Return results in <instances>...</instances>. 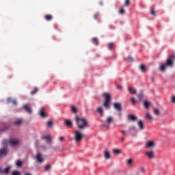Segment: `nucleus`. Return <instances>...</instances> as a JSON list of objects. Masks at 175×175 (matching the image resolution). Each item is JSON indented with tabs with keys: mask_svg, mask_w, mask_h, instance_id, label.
Instances as JSON below:
<instances>
[{
	"mask_svg": "<svg viewBox=\"0 0 175 175\" xmlns=\"http://www.w3.org/2000/svg\"><path fill=\"white\" fill-rule=\"evenodd\" d=\"M174 59H175V55L174 54L170 55L167 57L165 63H164L160 66L159 68L161 72H165L167 66H170V67L173 66L174 65Z\"/></svg>",
	"mask_w": 175,
	"mask_h": 175,
	"instance_id": "f257e3e1",
	"label": "nucleus"
},
{
	"mask_svg": "<svg viewBox=\"0 0 175 175\" xmlns=\"http://www.w3.org/2000/svg\"><path fill=\"white\" fill-rule=\"evenodd\" d=\"M75 122L79 129H85V128H88L89 126L88 121L84 118L77 116L75 118Z\"/></svg>",
	"mask_w": 175,
	"mask_h": 175,
	"instance_id": "f03ea898",
	"label": "nucleus"
},
{
	"mask_svg": "<svg viewBox=\"0 0 175 175\" xmlns=\"http://www.w3.org/2000/svg\"><path fill=\"white\" fill-rule=\"evenodd\" d=\"M2 143L3 147H7L8 144H10V146H12V147H14L16 146H18V144H20V143H21V140L17 138H14L10 139L9 142L6 139H4Z\"/></svg>",
	"mask_w": 175,
	"mask_h": 175,
	"instance_id": "7ed1b4c3",
	"label": "nucleus"
},
{
	"mask_svg": "<svg viewBox=\"0 0 175 175\" xmlns=\"http://www.w3.org/2000/svg\"><path fill=\"white\" fill-rule=\"evenodd\" d=\"M103 96L105 98L103 106L107 109V110H109V109H110V103H111V95L108 93H103Z\"/></svg>",
	"mask_w": 175,
	"mask_h": 175,
	"instance_id": "20e7f679",
	"label": "nucleus"
},
{
	"mask_svg": "<svg viewBox=\"0 0 175 175\" xmlns=\"http://www.w3.org/2000/svg\"><path fill=\"white\" fill-rule=\"evenodd\" d=\"M83 139V134L80 131H76L75 134V140L76 143H79Z\"/></svg>",
	"mask_w": 175,
	"mask_h": 175,
	"instance_id": "39448f33",
	"label": "nucleus"
},
{
	"mask_svg": "<svg viewBox=\"0 0 175 175\" xmlns=\"http://www.w3.org/2000/svg\"><path fill=\"white\" fill-rule=\"evenodd\" d=\"M145 155H146L149 159H154V158H155V153H154L153 150L146 152Z\"/></svg>",
	"mask_w": 175,
	"mask_h": 175,
	"instance_id": "423d86ee",
	"label": "nucleus"
},
{
	"mask_svg": "<svg viewBox=\"0 0 175 175\" xmlns=\"http://www.w3.org/2000/svg\"><path fill=\"white\" fill-rule=\"evenodd\" d=\"M39 114L42 117V118H46V117H48V115L46 111H44V108H41L40 109Z\"/></svg>",
	"mask_w": 175,
	"mask_h": 175,
	"instance_id": "0eeeda50",
	"label": "nucleus"
},
{
	"mask_svg": "<svg viewBox=\"0 0 175 175\" xmlns=\"http://www.w3.org/2000/svg\"><path fill=\"white\" fill-rule=\"evenodd\" d=\"M42 139L43 140H46L49 144H51V140H53V138H51V136L50 135L42 136Z\"/></svg>",
	"mask_w": 175,
	"mask_h": 175,
	"instance_id": "6e6552de",
	"label": "nucleus"
},
{
	"mask_svg": "<svg viewBox=\"0 0 175 175\" xmlns=\"http://www.w3.org/2000/svg\"><path fill=\"white\" fill-rule=\"evenodd\" d=\"M8 154V149L6 146H3V148L0 150V157H5Z\"/></svg>",
	"mask_w": 175,
	"mask_h": 175,
	"instance_id": "1a4fd4ad",
	"label": "nucleus"
},
{
	"mask_svg": "<svg viewBox=\"0 0 175 175\" xmlns=\"http://www.w3.org/2000/svg\"><path fill=\"white\" fill-rule=\"evenodd\" d=\"M113 107L117 110V111H121L122 110V107H121V104L118 103H115L113 104Z\"/></svg>",
	"mask_w": 175,
	"mask_h": 175,
	"instance_id": "9d476101",
	"label": "nucleus"
},
{
	"mask_svg": "<svg viewBox=\"0 0 175 175\" xmlns=\"http://www.w3.org/2000/svg\"><path fill=\"white\" fill-rule=\"evenodd\" d=\"M36 159L39 162V163H42V162L44 161L40 153H38L36 154Z\"/></svg>",
	"mask_w": 175,
	"mask_h": 175,
	"instance_id": "9b49d317",
	"label": "nucleus"
},
{
	"mask_svg": "<svg viewBox=\"0 0 175 175\" xmlns=\"http://www.w3.org/2000/svg\"><path fill=\"white\" fill-rule=\"evenodd\" d=\"M23 109L27 111V113H29V114H32V109H31V107L28 105H25L23 106Z\"/></svg>",
	"mask_w": 175,
	"mask_h": 175,
	"instance_id": "f8f14e48",
	"label": "nucleus"
},
{
	"mask_svg": "<svg viewBox=\"0 0 175 175\" xmlns=\"http://www.w3.org/2000/svg\"><path fill=\"white\" fill-rule=\"evenodd\" d=\"M137 125L140 131H143V129H144V123H143V121L139 120L137 122Z\"/></svg>",
	"mask_w": 175,
	"mask_h": 175,
	"instance_id": "ddd939ff",
	"label": "nucleus"
},
{
	"mask_svg": "<svg viewBox=\"0 0 175 175\" xmlns=\"http://www.w3.org/2000/svg\"><path fill=\"white\" fill-rule=\"evenodd\" d=\"M128 120L129 121H136V120H137V117L135 115L130 114L128 116Z\"/></svg>",
	"mask_w": 175,
	"mask_h": 175,
	"instance_id": "4468645a",
	"label": "nucleus"
},
{
	"mask_svg": "<svg viewBox=\"0 0 175 175\" xmlns=\"http://www.w3.org/2000/svg\"><path fill=\"white\" fill-rule=\"evenodd\" d=\"M154 146H155V144L154 143V142L152 141H148L146 143V147L147 148H151V147H154Z\"/></svg>",
	"mask_w": 175,
	"mask_h": 175,
	"instance_id": "2eb2a0df",
	"label": "nucleus"
},
{
	"mask_svg": "<svg viewBox=\"0 0 175 175\" xmlns=\"http://www.w3.org/2000/svg\"><path fill=\"white\" fill-rule=\"evenodd\" d=\"M7 100L8 103H13L14 106H17V101L16 100L9 98Z\"/></svg>",
	"mask_w": 175,
	"mask_h": 175,
	"instance_id": "dca6fc26",
	"label": "nucleus"
},
{
	"mask_svg": "<svg viewBox=\"0 0 175 175\" xmlns=\"http://www.w3.org/2000/svg\"><path fill=\"white\" fill-rule=\"evenodd\" d=\"M104 157L105 159H110V152H109L108 150H105Z\"/></svg>",
	"mask_w": 175,
	"mask_h": 175,
	"instance_id": "f3484780",
	"label": "nucleus"
},
{
	"mask_svg": "<svg viewBox=\"0 0 175 175\" xmlns=\"http://www.w3.org/2000/svg\"><path fill=\"white\" fill-rule=\"evenodd\" d=\"M92 43H94V44H96V46H98V44H99V40H98L97 38H93L92 39Z\"/></svg>",
	"mask_w": 175,
	"mask_h": 175,
	"instance_id": "a211bd4d",
	"label": "nucleus"
},
{
	"mask_svg": "<svg viewBox=\"0 0 175 175\" xmlns=\"http://www.w3.org/2000/svg\"><path fill=\"white\" fill-rule=\"evenodd\" d=\"M145 118H147L149 121H152V115L150 113H147L145 116Z\"/></svg>",
	"mask_w": 175,
	"mask_h": 175,
	"instance_id": "6ab92c4d",
	"label": "nucleus"
},
{
	"mask_svg": "<svg viewBox=\"0 0 175 175\" xmlns=\"http://www.w3.org/2000/svg\"><path fill=\"white\" fill-rule=\"evenodd\" d=\"M64 124L66 125V126H72L73 125L72 121L68 120H65Z\"/></svg>",
	"mask_w": 175,
	"mask_h": 175,
	"instance_id": "aec40b11",
	"label": "nucleus"
},
{
	"mask_svg": "<svg viewBox=\"0 0 175 175\" xmlns=\"http://www.w3.org/2000/svg\"><path fill=\"white\" fill-rule=\"evenodd\" d=\"M139 69L142 72H146L147 70V67L144 64H142L139 66Z\"/></svg>",
	"mask_w": 175,
	"mask_h": 175,
	"instance_id": "412c9836",
	"label": "nucleus"
},
{
	"mask_svg": "<svg viewBox=\"0 0 175 175\" xmlns=\"http://www.w3.org/2000/svg\"><path fill=\"white\" fill-rule=\"evenodd\" d=\"M44 18L46 21H51V20H53V16L50 14H47L45 15Z\"/></svg>",
	"mask_w": 175,
	"mask_h": 175,
	"instance_id": "4be33fe9",
	"label": "nucleus"
},
{
	"mask_svg": "<svg viewBox=\"0 0 175 175\" xmlns=\"http://www.w3.org/2000/svg\"><path fill=\"white\" fill-rule=\"evenodd\" d=\"M10 172V168L7 167L5 170H0V173H9Z\"/></svg>",
	"mask_w": 175,
	"mask_h": 175,
	"instance_id": "5701e85b",
	"label": "nucleus"
},
{
	"mask_svg": "<svg viewBox=\"0 0 175 175\" xmlns=\"http://www.w3.org/2000/svg\"><path fill=\"white\" fill-rule=\"evenodd\" d=\"M23 161H21V160H17L16 162V166H17L18 167H21L23 166Z\"/></svg>",
	"mask_w": 175,
	"mask_h": 175,
	"instance_id": "b1692460",
	"label": "nucleus"
},
{
	"mask_svg": "<svg viewBox=\"0 0 175 175\" xmlns=\"http://www.w3.org/2000/svg\"><path fill=\"white\" fill-rule=\"evenodd\" d=\"M96 111L97 113H99L100 116H103V109L102 107H98L97 109H96Z\"/></svg>",
	"mask_w": 175,
	"mask_h": 175,
	"instance_id": "393cba45",
	"label": "nucleus"
},
{
	"mask_svg": "<svg viewBox=\"0 0 175 175\" xmlns=\"http://www.w3.org/2000/svg\"><path fill=\"white\" fill-rule=\"evenodd\" d=\"M128 91H129L131 94H136V90H135L133 88H129Z\"/></svg>",
	"mask_w": 175,
	"mask_h": 175,
	"instance_id": "a878e982",
	"label": "nucleus"
},
{
	"mask_svg": "<svg viewBox=\"0 0 175 175\" xmlns=\"http://www.w3.org/2000/svg\"><path fill=\"white\" fill-rule=\"evenodd\" d=\"M39 91V88H34V90H32L30 94L31 95H35V94H36Z\"/></svg>",
	"mask_w": 175,
	"mask_h": 175,
	"instance_id": "bb28decb",
	"label": "nucleus"
},
{
	"mask_svg": "<svg viewBox=\"0 0 175 175\" xmlns=\"http://www.w3.org/2000/svg\"><path fill=\"white\" fill-rule=\"evenodd\" d=\"M107 124H111L113 122V117L109 116L107 118Z\"/></svg>",
	"mask_w": 175,
	"mask_h": 175,
	"instance_id": "cd10ccee",
	"label": "nucleus"
},
{
	"mask_svg": "<svg viewBox=\"0 0 175 175\" xmlns=\"http://www.w3.org/2000/svg\"><path fill=\"white\" fill-rule=\"evenodd\" d=\"M144 106L145 109H148V107H150V103H148V101H144Z\"/></svg>",
	"mask_w": 175,
	"mask_h": 175,
	"instance_id": "c85d7f7f",
	"label": "nucleus"
},
{
	"mask_svg": "<svg viewBox=\"0 0 175 175\" xmlns=\"http://www.w3.org/2000/svg\"><path fill=\"white\" fill-rule=\"evenodd\" d=\"M132 131H136V126H131L129 128L128 132H132Z\"/></svg>",
	"mask_w": 175,
	"mask_h": 175,
	"instance_id": "c756f323",
	"label": "nucleus"
},
{
	"mask_svg": "<svg viewBox=\"0 0 175 175\" xmlns=\"http://www.w3.org/2000/svg\"><path fill=\"white\" fill-rule=\"evenodd\" d=\"M126 61H127V62H133V58H132V57L129 56L126 59Z\"/></svg>",
	"mask_w": 175,
	"mask_h": 175,
	"instance_id": "7c9ffc66",
	"label": "nucleus"
},
{
	"mask_svg": "<svg viewBox=\"0 0 175 175\" xmlns=\"http://www.w3.org/2000/svg\"><path fill=\"white\" fill-rule=\"evenodd\" d=\"M71 111L73 113H77V109L75 106L71 107Z\"/></svg>",
	"mask_w": 175,
	"mask_h": 175,
	"instance_id": "2f4dec72",
	"label": "nucleus"
},
{
	"mask_svg": "<svg viewBox=\"0 0 175 175\" xmlns=\"http://www.w3.org/2000/svg\"><path fill=\"white\" fill-rule=\"evenodd\" d=\"M48 128H53V122L51 121H49L46 123Z\"/></svg>",
	"mask_w": 175,
	"mask_h": 175,
	"instance_id": "473e14b6",
	"label": "nucleus"
},
{
	"mask_svg": "<svg viewBox=\"0 0 175 175\" xmlns=\"http://www.w3.org/2000/svg\"><path fill=\"white\" fill-rule=\"evenodd\" d=\"M154 113L156 115V116H159V110L157 108H154Z\"/></svg>",
	"mask_w": 175,
	"mask_h": 175,
	"instance_id": "72a5a7b5",
	"label": "nucleus"
},
{
	"mask_svg": "<svg viewBox=\"0 0 175 175\" xmlns=\"http://www.w3.org/2000/svg\"><path fill=\"white\" fill-rule=\"evenodd\" d=\"M101 126L103 128H105L106 129H109V128H110V126L109 125V124H103L101 125Z\"/></svg>",
	"mask_w": 175,
	"mask_h": 175,
	"instance_id": "f704fd0d",
	"label": "nucleus"
},
{
	"mask_svg": "<svg viewBox=\"0 0 175 175\" xmlns=\"http://www.w3.org/2000/svg\"><path fill=\"white\" fill-rule=\"evenodd\" d=\"M131 5V0H125L124 6H129Z\"/></svg>",
	"mask_w": 175,
	"mask_h": 175,
	"instance_id": "c9c22d12",
	"label": "nucleus"
},
{
	"mask_svg": "<svg viewBox=\"0 0 175 175\" xmlns=\"http://www.w3.org/2000/svg\"><path fill=\"white\" fill-rule=\"evenodd\" d=\"M12 175H21V172L18 171H13Z\"/></svg>",
	"mask_w": 175,
	"mask_h": 175,
	"instance_id": "e433bc0d",
	"label": "nucleus"
},
{
	"mask_svg": "<svg viewBox=\"0 0 175 175\" xmlns=\"http://www.w3.org/2000/svg\"><path fill=\"white\" fill-rule=\"evenodd\" d=\"M113 154H121V150L118 149H113Z\"/></svg>",
	"mask_w": 175,
	"mask_h": 175,
	"instance_id": "4c0bfd02",
	"label": "nucleus"
},
{
	"mask_svg": "<svg viewBox=\"0 0 175 175\" xmlns=\"http://www.w3.org/2000/svg\"><path fill=\"white\" fill-rule=\"evenodd\" d=\"M113 46H114V44L110 42L108 44V49L109 50H111V49H113Z\"/></svg>",
	"mask_w": 175,
	"mask_h": 175,
	"instance_id": "58836bf2",
	"label": "nucleus"
},
{
	"mask_svg": "<svg viewBox=\"0 0 175 175\" xmlns=\"http://www.w3.org/2000/svg\"><path fill=\"white\" fill-rule=\"evenodd\" d=\"M21 122H23V120H18L16 122H15L14 124V125H20V124H21Z\"/></svg>",
	"mask_w": 175,
	"mask_h": 175,
	"instance_id": "ea45409f",
	"label": "nucleus"
},
{
	"mask_svg": "<svg viewBox=\"0 0 175 175\" xmlns=\"http://www.w3.org/2000/svg\"><path fill=\"white\" fill-rule=\"evenodd\" d=\"M127 165H132L133 163V160L132 159H130L126 162Z\"/></svg>",
	"mask_w": 175,
	"mask_h": 175,
	"instance_id": "a19ab883",
	"label": "nucleus"
},
{
	"mask_svg": "<svg viewBox=\"0 0 175 175\" xmlns=\"http://www.w3.org/2000/svg\"><path fill=\"white\" fill-rule=\"evenodd\" d=\"M99 13H96L94 15V18L95 20H98V18H99Z\"/></svg>",
	"mask_w": 175,
	"mask_h": 175,
	"instance_id": "79ce46f5",
	"label": "nucleus"
},
{
	"mask_svg": "<svg viewBox=\"0 0 175 175\" xmlns=\"http://www.w3.org/2000/svg\"><path fill=\"white\" fill-rule=\"evenodd\" d=\"M120 14H124L125 13V10L124 8H122L119 10Z\"/></svg>",
	"mask_w": 175,
	"mask_h": 175,
	"instance_id": "37998d69",
	"label": "nucleus"
},
{
	"mask_svg": "<svg viewBox=\"0 0 175 175\" xmlns=\"http://www.w3.org/2000/svg\"><path fill=\"white\" fill-rule=\"evenodd\" d=\"M136 99H135V98H131V103H132V105H136Z\"/></svg>",
	"mask_w": 175,
	"mask_h": 175,
	"instance_id": "c03bdc74",
	"label": "nucleus"
},
{
	"mask_svg": "<svg viewBox=\"0 0 175 175\" xmlns=\"http://www.w3.org/2000/svg\"><path fill=\"white\" fill-rule=\"evenodd\" d=\"M150 14H152V16H155L156 12H155V10L154 9L150 10Z\"/></svg>",
	"mask_w": 175,
	"mask_h": 175,
	"instance_id": "a18cd8bd",
	"label": "nucleus"
},
{
	"mask_svg": "<svg viewBox=\"0 0 175 175\" xmlns=\"http://www.w3.org/2000/svg\"><path fill=\"white\" fill-rule=\"evenodd\" d=\"M51 167H50V165H47L46 166H45V171L46 172H49V170H50Z\"/></svg>",
	"mask_w": 175,
	"mask_h": 175,
	"instance_id": "49530a36",
	"label": "nucleus"
},
{
	"mask_svg": "<svg viewBox=\"0 0 175 175\" xmlns=\"http://www.w3.org/2000/svg\"><path fill=\"white\" fill-rule=\"evenodd\" d=\"M138 99H143V94L141 92L137 96Z\"/></svg>",
	"mask_w": 175,
	"mask_h": 175,
	"instance_id": "de8ad7c7",
	"label": "nucleus"
},
{
	"mask_svg": "<svg viewBox=\"0 0 175 175\" xmlns=\"http://www.w3.org/2000/svg\"><path fill=\"white\" fill-rule=\"evenodd\" d=\"M171 102L172 103H175V96H173L172 98H171Z\"/></svg>",
	"mask_w": 175,
	"mask_h": 175,
	"instance_id": "09e8293b",
	"label": "nucleus"
},
{
	"mask_svg": "<svg viewBox=\"0 0 175 175\" xmlns=\"http://www.w3.org/2000/svg\"><path fill=\"white\" fill-rule=\"evenodd\" d=\"M59 140L60 142H64V141L65 140V138H64L63 136H62V137H59Z\"/></svg>",
	"mask_w": 175,
	"mask_h": 175,
	"instance_id": "8fccbe9b",
	"label": "nucleus"
},
{
	"mask_svg": "<svg viewBox=\"0 0 175 175\" xmlns=\"http://www.w3.org/2000/svg\"><path fill=\"white\" fill-rule=\"evenodd\" d=\"M117 89L118 90H122V86H121V85H117Z\"/></svg>",
	"mask_w": 175,
	"mask_h": 175,
	"instance_id": "3c124183",
	"label": "nucleus"
},
{
	"mask_svg": "<svg viewBox=\"0 0 175 175\" xmlns=\"http://www.w3.org/2000/svg\"><path fill=\"white\" fill-rule=\"evenodd\" d=\"M118 173H119V174H120V175H126V174H125L121 171H118Z\"/></svg>",
	"mask_w": 175,
	"mask_h": 175,
	"instance_id": "603ef678",
	"label": "nucleus"
},
{
	"mask_svg": "<svg viewBox=\"0 0 175 175\" xmlns=\"http://www.w3.org/2000/svg\"><path fill=\"white\" fill-rule=\"evenodd\" d=\"M124 140H125V138H124V137H122V138L120 139V142H121L122 143H124Z\"/></svg>",
	"mask_w": 175,
	"mask_h": 175,
	"instance_id": "864d4df0",
	"label": "nucleus"
},
{
	"mask_svg": "<svg viewBox=\"0 0 175 175\" xmlns=\"http://www.w3.org/2000/svg\"><path fill=\"white\" fill-rule=\"evenodd\" d=\"M121 133H122V135H125V133H126V131H121Z\"/></svg>",
	"mask_w": 175,
	"mask_h": 175,
	"instance_id": "5fc2aeb1",
	"label": "nucleus"
},
{
	"mask_svg": "<svg viewBox=\"0 0 175 175\" xmlns=\"http://www.w3.org/2000/svg\"><path fill=\"white\" fill-rule=\"evenodd\" d=\"M99 3H100V5H103V2H102V1H100Z\"/></svg>",
	"mask_w": 175,
	"mask_h": 175,
	"instance_id": "6e6d98bb",
	"label": "nucleus"
}]
</instances>
